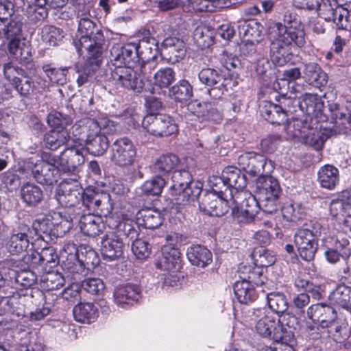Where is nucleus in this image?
Instances as JSON below:
<instances>
[{"label":"nucleus","mask_w":351,"mask_h":351,"mask_svg":"<svg viewBox=\"0 0 351 351\" xmlns=\"http://www.w3.org/2000/svg\"><path fill=\"white\" fill-rule=\"evenodd\" d=\"M193 37L197 47L202 50L209 48L215 43L213 33L205 27H196Z\"/></svg>","instance_id":"5fc2aeb1"},{"label":"nucleus","mask_w":351,"mask_h":351,"mask_svg":"<svg viewBox=\"0 0 351 351\" xmlns=\"http://www.w3.org/2000/svg\"><path fill=\"white\" fill-rule=\"evenodd\" d=\"M200 83L207 88V93L213 99H219L234 89L238 82L232 76L226 77L219 69L204 67L198 73Z\"/></svg>","instance_id":"7ed1b4c3"},{"label":"nucleus","mask_w":351,"mask_h":351,"mask_svg":"<svg viewBox=\"0 0 351 351\" xmlns=\"http://www.w3.org/2000/svg\"><path fill=\"white\" fill-rule=\"evenodd\" d=\"M243 269L244 271L241 272L243 276H240L241 279L249 282L253 286H262L267 280L264 275L263 269L260 267L245 266Z\"/></svg>","instance_id":"8fccbe9b"},{"label":"nucleus","mask_w":351,"mask_h":351,"mask_svg":"<svg viewBox=\"0 0 351 351\" xmlns=\"http://www.w3.org/2000/svg\"><path fill=\"white\" fill-rule=\"evenodd\" d=\"M130 66H114L111 69L110 75H106L104 80L111 82L117 87L133 90L136 93H141L143 90V80L139 78L136 71Z\"/></svg>","instance_id":"6e6552de"},{"label":"nucleus","mask_w":351,"mask_h":351,"mask_svg":"<svg viewBox=\"0 0 351 351\" xmlns=\"http://www.w3.org/2000/svg\"><path fill=\"white\" fill-rule=\"evenodd\" d=\"M136 149L133 142L128 137L115 140L110 146V160L116 165L125 167L134 162Z\"/></svg>","instance_id":"f8f14e48"},{"label":"nucleus","mask_w":351,"mask_h":351,"mask_svg":"<svg viewBox=\"0 0 351 351\" xmlns=\"http://www.w3.org/2000/svg\"><path fill=\"white\" fill-rule=\"evenodd\" d=\"M269 55L272 64L282 66L292 60V45L302 47L305 45L304 31L293 26L276 23L269 28Z\"/></svg>","instance_id":"f257e3e1"},{"label":"nucleus","mask_w":351,"mask_h":351,"mask_svg":"<svg viewBox=\"0 0 351 351\" xmlns=\"http://www.w3.org/2000/svg\"><path fill=\"white\" fill-rule=\"evenodd\" d=\"M318 15L323 18L326 21L330 22L333 14H337L339 17H343L341 11L344 13V8L342 6H336L333 8L330 0H322L318 3L315 10Z\"/></svg>","instance_id":"13d9d810"},{"label":"nucleus","mask_w":351,"mask_h":351,"mask_svg":"<svg viewBox=\"0 0 351 351\" xmlns=\"http://www.w3.org/2000/svg\"><path fill=\"white\" fill-rule=\"evenodd\" d=\"M139 44L127 43L122 47H113L110 50V61L114 66L134 67L140 61Z\"/></svg>","instance_id":"ddd939ff"},{"label":"nucleus","mask_w":351,"mask_h":351,"mask_svg":"<svg viewBox=\"0 0 351 351\" xmlns=\"http://www.w3.org/2000/svg\"><path fill=\"white\" fill-rule=\"evenodd\" d=\"M142 125L150 134L158 136H169L178 131L174 119L169 114H146L142 120Z\"/></svg>","instance_id":"1a4fd4ad"},{"label":"nucleus","mask_w":351,"mask_h":351,"mask_svg":"<svg viewBox=\"0 0 351 351\" xmlns=\"http://www.w3.org/2000/svg\"><path fill=\"white\" fill-rule=\"evenodd\" d=\"M180 252L171 244L165 245L161 250V256L155 263L158 269L177 271L181 268Z\"/></svg>","instance_id":"412c9836"},{"label":"nucleus","mask_w":351,"mask_h":351,"mask_svg":"<svg viewBox=\"0 0 351 351\" xmlns=\"http://www.w3.org/2000/svg\"><path fill=\"white\" fill-rule=\"evenodd\" d=\"M252 258L255 266L263 269L272 265L276 260L273 252L263 246L254 248Z\"/></svg>","instance_id":"3c124183"},{"label":"nucleus","mask_w":351,"mask_h":351,"mask_svg":"<svg viewBox=\"0 0 351 351\" xmlns=\"http://www.w3.org/2000/svg\"><path fill=\"white\" fill-rule=\"evenodd\" d=\"M8 51L10 53L19 61L26 59L25 54H28V48L25 43L22 40V38H16L8 39Z\"/></svg>","instance_id":"338daca9"},{"label":"nucleus","mask_w":351,"mask_h":351,"mask_svg":"<svg viewBox=\"0 0 351 351\" xmlns=\"http://www.w3.org/2000/svg\"><path fill=\"white\" fill-rule=\"evenodd\" d=\"M253 315L261 318L256 324V330L261 336L269 338L276 343L289 345L290 339L292 338L291 332H283L279 328L278 323L275 318L265 314L264 309L258 308L254 311Z\"/></svg>","instance_id":"0eeeda50"},{"label":"nucleus","mask_w":351,"mask_h":351,"mask_svg":"<svg viewBox=\"0 0 351 351\" xmlns=\"http://www.w3.org/2000/svg\"><path fill=\"white\" fill-rule=\"evenodd\" d=\"M330 303L345 309L351 308V288L340 285H338L328 295Z\"/></svg>","instance_id":"a18cd8bd"},{"label":"nucleus","mask_w":351,"mask_h":351,"mask_svg":"<svg viewBox=\"0 0 351 351\" xmlns=\"http://www.w3.org/2000/svg\"><path fill=\"white\" fill-rule=\"evenodd\" d=\"M169 95L177 102H184L189 100L193 95V88L191 83L182 79L169 89Z\"/></svg>","instance_id":"79ce46f5"},{"label":"nucleus","mask_w":351,"mask_h":351,"mask_svg":"<svg viewBox=\"0 0 351 351\" xmlns=\"http://www.w3.org/2000/svg\"><path fill=\"white\" fill-rule=\"evenodd\" d=\"M104 191L95 186H89L82 191L81 201L84 206L89 211L95 210L97 199L101 195Z\"/></svg>","instance_id":"bf43d9fd"},{"label":"nucleus","mask_w":351,"mask_h":351,"mask_svg":"<svg viewBox=\"0 0 351 351\" xmlns=\"http://www.w3.org/2000/svg\"><path fill=\"white\" fill-rule=\"evenodd\" d=\"M328 109L332 119L340 121L341 124H351V103H330L328 104Z\"/></svg>","instance_id":"09e8293b"},{"label":"nucleus","mask_w":351,"mask_h":351,"mask_svg":"<svg viewBox=\"0 0 351 351\" xmlns=\"http://www.w3.org/2000/svg\"><path fill=\"white\" fill-rule=\"evenodd\" d=\"M101 123L96 119L84 118L78 121L73 125V132H75V136H78L80 139L86 143L87 140L91 139L101 133Z\"/></svg>","instance_id":"bb28decb"},{"label":"nucleus","mask_w":351,"mask_h":351,"mask_svg":"<svg viewBox=\"0 0 351 351\" xmlns=\"http://www.w3.org/2000/svg\"><path fill=\"white\" fill-rule=\"evenodd\" d=\"M84 160L82 149L75 147L64 149L59 156V165L64 172L74 171Z\"/></svg>","instance_id":"b1692460"},{"label":"nucleus","mask_w":351,"mask_h":351,"mask_svg":"<svg viewBox=\"0 0 351 351\" xmlns=\"http://www.w3.org/2000/svg\"><path fill=\"white\" fill-rule=\"evenodd\" d=\"M154 84L159 88H169L176 80V72L170 67H165L154 74Z\"/></svg>","instance_id":"680f3d73"},{"label":"nucleus","mask_w":351,"mask_h":351,"mask_svg":"<svg viewBox=\"0 0 351 351\" xmlns=\"http://www.w3.org/2000/svg\"><path fill=\"white\" fill-rule=\"evenodd\" d=\"M298 108L313 120L323 110L324 102L317 94L304 93L299 97Z\"/></svg>","instance_id":"cd10ccee"},{"label":"nucleus","mask_w":351,"mask_h":351,"mask_svg":"<svg viewBox=\"0 0 351 351\" xmlns=\"http://www.w3.org/2000/svg\"><path fill=\"white\" fill-rule=\"evenodd\" d=\"M90 17L89 14L77 13L79 38L90 36L95 34L96 29H99L96 23Z\"/></svg>","instance_id":"6e6d98bb"},{"label":"nucleus","mask_w":351,"mask_h":351,"mask_svg":"<svg viewBox=\"0 0 351 351\" xmlns=\"http://www.w3.org/2000/svg\"><path fill=\"white\" fill-rule=\"evenodd\" d=\"M23 23L19 16L0 21V39L22 38Z\"/></svg>","instance_id":"473e14b6"},{"label":"nucleus","mask_w":351,"mask_h":351,"mask_svg":"<svg viewBox=\"0 0 351 351\" xmlns=\"http://www.w3.org/2000/svg\"><path fill=\"white\" fill-rule=\"evenodd\" d=\"M317 180L321 187L333 190L339 182V170L333 165H324L318 171Z\"/></svg>","instance_id":"c9c22d12"},{"label":"nucleus","mask_w":351,"mask_h":351,"mask_svg":"<svg viewBox=\"0 0 351 351\" xmlns=\"http://www.w3.org/2000/svg\"><path fill=\"white\" fill-rule=\"evenodd\" d=\"M267 304L271 311L280 315L287 311L289 302L285 294L280 291H272L266 295Z\"/></svg>","instance_id":"49530a36"},{"label":"nucleus","mask_w":351,"mask_h":351,"mask_svg":"<svg viewBox=\"0 0 351 351\" xmlns=\"http://www.w3.org/2000/svg\"><path fill=\"white\" fill-rule=\"evenodd\" d=\"M279 319L278 320L279 328L282 329L283 332H291L292 333V338L290 339V344L294 342L295 330L299 326L298 318L292 313L287 311L283 313H280Z\"/></svg>","instance_id":"864d4df0"},{"label":"nucleus","mask_w":351,"mask_h":351,"mask_svg":"<svg viewBox=\"0 0 351 351\" xmlns=\"http://www.w3.org/2000/svg\"><path fill=\"white\" fill-rule=\"evenodd\" d=\"M71 139L70 132L67 129H51L44 134L42 145L45 149L56 151L60 147L66 145Z\"/></svg>","instance_id":"a878e982"},{"label":"nucleus","mask_w":351,"mask_h":351,"mask_svg":"<svg viewBox=\"0 0 351 351\" xmlns=\"http://www.w3.org/2000/svg\"><path fill=\"white\" fill-rule=\"evenodd\" d=\"M101 62L102 61L99 60V59L87 58L83 64L77 66L78 76L76 82L78 86H82L93 81L101 82L104 80L102 75L104 71L100 68Z\"/></svg>","instance_id":"a211bd4d"},{"label":"nucleus","mask_w":351,"mask_h":351,"mask_svg":"<svg viewBox=\"0 0 351 351\" xmlns=\"http://www.w3.org/2000/svg\"><path fill=\"white\" fill-rule=\"evenodd\" d=\"M42 69L51 82L58 84L66 82L69 67L56 68L51 67L50 64H44Z\"/></svg>","instance_id":"e2e57ef3"},{"label":"nucleus","mask_w":351,"mask_h":351,"mask_svg":"<svg viewBox=\"0 0 351 351\" xmlns=\"http://www.w3.org/2000/svg\"><path fill=\"white\" fill-rule=\"evenodd\" d=\"M20 78H14V86L19 95L24 97H29L36 89V86L32 79L23 75Z\"/></svg>","instance_id":"774afa93"},{"label":"nucleus","mask_w":351,"mask_h":351,"mask_svg":"<svg viewBox=\"0 0 351 351\" xmlns=\"http://www.w3.org/2000/svg\"><path fill=\"white\" fill-rule=\"evenodd\" d=\"M308 318L319 323V327L325 328L334 319L337 317L336 311L325 303L312 304L307 311Z\"/></svg>","instance_id":"5701e85b"},{"label":"nucleus","mask_w":351,"mask_h":351,"mask_svg":"<svg viewBox=\"0 0 351 351\" xmlns=\"http://www.w3.org/2000/svg\"><path fill=\"white\" fill-rule=\"evenodd\" d=\"M34 228L38 232V238L47 243L53 241L58 237L57 230H54L53 222L48 217L36 219L34 221Z\"/></svg>","instance_id":"4c0bfd02"},{"label":"nucleus","mask_w":351,"mask_h":351,"mask_svg":"<svg viewBox=\"0 0 351 351\" xmlns=\"http://www.w3.org/2000/svg\"><path fill=\"white\" fill-rule=\"evenodd\" d=\"M173 184L169 188V194L174 197L176 204L189 205L199 197L203 184L193 181L191 173L181 165L173 171Z\"/></svg>","instance_id":"f03ea898"},{"label":"nucleus","mask_w":351,"mask_h":351,"mask_svg":"<svg viewBox=\"0 0 351 351\" xmlns=\"http://www.w3.org/2000/svg\"><path fill=\"white\" fill-rule=\"evenodd\" d=\"M47 123L51 129H66V126L71 124L72 119L60 112L53 111L47 115Z\"/></svg>","instance_id":"0e129e2a"},{"label":"nucleus","mask_w":351,"mask_h":351,"mask_svg":"<svg viewBox=\"0 0 351 351\" xmlns=\"http://www.w3.org/2000/svg\"><path fill=\"white\" fill-rule=\"evenodd\" d=\"M238 32L245 42L241 47L243 54H245V49L248 46L250 47V52L255 53V45L258 44L262 39L263 26L256 20L243 21L238 25Z\"/></svg>","instance_id":"2eb2a0df"},{"label":"nucleus","mask_w":351,"mask_h":351,"mask_svg":"<svg viewBox=\"0 0 351 351\" xmlns=\"http://www.w3.org/2000/svg\"><path fill=\"white\" fill-rule=\"evenodd\" d=\"M25 167L30 171L32 177L43 186H51L60 178V170L57 165H40L31 162H25Z\"/></svg>","instance_id":"dca6fc26"},{"label":"nucleus","mask_w":351,"mask_h":351,"mask_svg":"<svg viewBox=\"0 0 351 351\" xmlns=\"http://www.w3.org/2000/svg\"><path fill=\"white\" fill-rule=\"evenodd\" d=\"M77 51L80 53L82 49L88 52L87 58H93L102 61L103 53L106 49V39L101 29H96L95 34L79 38L74 41Z\"/></svg>","instance_id":"4468645a"},{"label":"nucleus","mask_w":351,"mask_h":351,"mask_svg":"<svg viewBox=\"0 0 351 351\" xmlns=\"http://www.w3.org/2000/svg\"><path fill=\"white\" fill-rule=\"evenodd\" d=\"M139 226L137 221L130 219H124L117 225V233L121 234L132 242L138 239L139 235Z\"/></svg>","instance_id":"4d7b16f0"},{"label":"nucleus","mask_w":351,"mask_h":351,"mask_svg":"<svg viewBox=\"0 0 351 351\" xmlns=\"http://www.w3.org/2000/svg\"><path fill=\"white\" fill-rule=\"evenodd\" d=\"M261 116L271 124L280 125L287 120V115L284 113L278 102L263 101L260 106Z\"/></svg>","instance_id":"c756f323"},{"label":"nucleus","mask_w":351,"mask_h":351,"mask_svg":"<svg viewBox=\"0 0 351 351\" xmlns=\"http://www.w3.org/2000/svg\"><path fill=\"white\" fill-rule=\"evenodd\" d=\"M141 298V291L136 285L127 284L117 287L114 291V300L118 305H133Z\"/></svg>","instance_id":"393cba45"},{"label":"nucleus","mask_w":351,"mask_h":351,"mask_svg":"<svg viewBox=\"0 0 351 351\" xmlns=\"http://www.w3.org/2000/svg\"><path fill=\"white\" fill-rule=\"evenodd\" d=\"M161 47L162 55L171 64L180 62L186 56V44L182 39L178 37H167L162 41Z\"/></svg>","instance_id":"6ab92c4d"},{"label":"nucleus","mask_w":351,"mask_h":351,"mask_svg":"<svg viewBox=\"0 0 351 351\" xmlns=\"http://www.w3.org/2000/svg\"><path fill=\"white\" fill-rule=\"evenodd\" d=\"M123 247V239L115 232L106 233L101 239L100 251L105 261H112L121 258Z\"/></svg>","instance_id":"f3484780"},{"label":"nucleus","mask_w":351,"mask_h":351,"mask_svg":"<svg viewBox=\"0 0 351 351\" xmlns=\"http://www.w3.org/2000/svg\"><path fill=\"white\" fill-rule=\"evenodd\" d=\"M82 191V189L77 182L69 184L64 181L56 191V198L62 206L73 207L81 200Z\"/></svg>","instance_id":"aec40b11"},{"label":"nucleus","mask_w":351,"mask_h":351,"mask_svg":"<svg viewBox=\"0 0 351 351\" xmlns=\"http://www.w3.org/2000/svg\"><path fill=\"white\" fill-rule=\"evenodd\" d=\"M233 195L226 194L221 186H214L210 191L206 192L199 201L201 210L210 216L221 217L228 212L229 201H232Z\"/></svg>","instance_id":"423d86ee"},{"label":"nucleus","mask_w":351,"mask_h":351,"mask_svg":"<svg viewBox=\"0 0 351 351\" xmlns=\"http://www.w3.org/2000/svg\"><path fill=\"white\" fill-rule=\"evenodd\" d=\"M28 236L18 228L14 229L5 241V247L12 254H19L25 251L29 243Z\"/></svg>","instance_id":"e433bc0d"},{"label":"nucleus","mask_w":351,"mask_h":351,"mask_svg":"<svg viewBox=\"0 0 351 351\" xmlns=\"http://www.w3.org/2000/svg\"><path fill=\"white\" fill-rule=\"evenodd\" d=\"M303 78L310 85L317 88L325 86L328 81L327 74L315 62L304 64Z\"/></svg>","instance_id":"7c9ffc66"},{"label":"nucleus","mask_w":351,"mask_h":351,"mask_svg":"<svg viewBox=\"0 0 351 351\" xmlns=\"http://www.w3.org/2000/svg\"><path fill=\"white\" fill-rule=\"evenodd\" d=\"M138 225L147 229H154L160 226L163 222L161 213L151 208H143L136 213Z\"/></svg>","instance_id":"2f4dec72"},{"label":"nucleus","mask_w":351,"mask_h":351,"mask_svg":"<svg viewBox=\"0 0 351 351\" xmlns=\"http://www.w3.org/2000/svg\"><path fill=\"white\" fill-rule=\"evenodd\" d=\"M186 256L192 265L205 267L212 262V253L206 247L194 245L187 249Z\"/></svg>","instance_id":"f704fd0d"},{"label":"nucleus","mask_w":351,"mask_h":351,"mask_svg":"<svg viewBox=\"0 0 351 351\" xmlns=\"http://www.w3.org/2000/svg\"><path fill=\"white\" fill-rule=\"evenodd\" d=\"M210 182L215 187L221 184V188H224L223 191H226V194L232 195V189L237 191L242 190L247 186V181L241 168L228 166L224 168L221 177H214Z\"/></svg>","instance_id":"9b49d317"},{"label":"nucleus","mask_w":351,"mask_h":351,"mask_svg":"<svg viewBox=\"0 0 351 351\" xmlns=\"http://www.w3.org/2000/svg\"><path fill=\"white\" fill-rule=\"evenodd\" d=\"M112 209L113 202L111 196L108 193L104 191L97 199L95 210H93L91 212L95 213L99 217H106L112 213Z\"/></svg>","instance_id":"69168bd1"},{"label":"nucleus","mask_w":351,"mask_h":351,"mask_svg":"<svg viewBox=\"0 0 351 351\" xmlns=\"http://www.w3.org/2000/svg\"><path fill=\"white\" fill-rule=\"evenodd\" d=\"M65 251L78 260L91 270L99 263V258L97 253L92 247L86 245H81L77 247L74 243H69L65 246Z\"/></svg>","instance_id":"4be33fe9"},{"label":"nucleus","mask_w":351,"mask_h":351,"mask_svg":"<svg viewBox=\"0 0 351 351\" xmlns=\"http://www.w3.org/2000/svg\"><path fill=\"white\" fill-rule=\"evenodd\" d=\"M235 297L241 304H247L255 301L258 298L257 291L249 282L241 279L234 284Z\"/></svg>","instance_id":"58836bf2"},{"label":"nucleus","mask_w":351,"mask_h":351,"mask_svg":"<svg viewBox=\"0 0 351 351\" xmlns=\"http://www.w3.org/2000/svg\"><path fill=\"white\" fill-rule=\"evenodd\" d=\"M84 149L89 154L93 156H101L110 147V141L105 134L101 133L94 138L87 140L84 143Z\"/></svg>","instance_id":"37998d69"},{"label":"nucleus","mask_w":351,"mask_h":351,"mask_svg":"<svg viewBox=\"0 0 351 351\" xmlns=\"http://www.w3.org/2000/svg\"><path fill=\"white\" fill-rule=\"evenodd\" d=\"M230 0H191V5L197 12H213L217 8L229 6Z\"/></svg>","instance_id":"052dcab7"},{"label":"nucleus","mask_w":351,"mask_h":351,"mask_svg":"<svg viewBox=\"0 0 351 351\" xmlns=\"http://www.w3.org/2000/svg\"><path fill=\"white\" fill-rule=\"evenodd\" d=\"M41 38L49 46H58L64 38V32L54 25H46L41 29Z\"/></svg>","instance_id":"603ef678"},{"label":"nucleus","mask_w":351,"mask_h":351,"mask_svg":"<svg viewBox=\"0 0 351 351\" xmlns=\"http://www.w3.org/2000/svg\"><path fill=\"white\" fill-rule=\"evenodd\" d=\"M256 191L265 213L273 214L280 208L279 197L281 188L277 179L267 173L256 179Z\"/></svg>","instance_id":"20e7f679"},{"label":"nucleus","mask_w":351,"mask_h":351,"mask_svg":"<svg viewBox=\"0 0 351 351\" xmlns=\"http://www.w3.org/2000/svg\"><path fill=\"white\" fill-rule=\"evenodd\" d=\"M166 182L160 176H156L152 180L145 181L138 189V193L142 196H158L161 194Z\"/></svg>","instance_id":"de8ad7c7"},{"label":"nucleus","mask_w":351,"mask_h":351,"mask_svg":"<svg viewBox=\"0 0 351 351\" xmlns=\"http://www.w3.org/2000/svg\"><path fill=\"white\" fill-rule=\"evenodd\" d=\"M237 163L241 169L252 177L268 173L273 168L271 160L267 161L265 156L254 152L240 155Z\"/></svg>","instance_id":"9d476101"},{"label":"nucleus","mask_w":351,"mask_h":351,"mask_svg":"<svg viewBox=\"0 0 351 351\" xmlns=\"http://www.w3.org/2000/svg\"><path fill=\"white\" fill-rule=\"evenodd\" d=\"M325 328L327 329L328 336L338 343H343L350 336L348 324L337 318L328 324Z\"/></svg>","instance_id":"c03bdc74"},{"label":"nucleus","mask_w":351,"mask_h":351,"mask_svg":"<svg viewBox=\"0 0 351 351\" xmlns=\"http://www.w3.org/2000/svg\"><path fill=\"white\" fill-rule=\"evenodd\" d=\"M81 232L89 237H95L103 231L104 227L101 217L91 213L82 215L79 220Z\"/></svg>","instance_id":"72a5a7b5"},{"label":"nucleus","mask_w":351,"mask_h":351,"mask_svg":"<svg viewBox=\"0 0 351 351\" xmlns=\"http://www.w3.org/2000/svg\"><path fill=\"white\" fill-rule=\"evenodd\" d=\"M180 166V158L173 154L160 156L154 165V171L162 177L165 176Z\"/></svg>","instance_id":"ea45409f"},{"label":"nucleus","mask_w":351,"mask_h":351,"mask_svg":"<svg viewBox=\"0 0 351 351\" xmlns=\"http://www.w3.org/2000/svg\"><path fill=\"white\" fill-rule=\"evenodd\" d=\"M20 197L27 207L35 208L43 202L44 193L35 183L27 182L21 186Z\"/></svg>","instance_id":"c85d7f7f"},{"label":"nucleus","mask_w":351,"mask_h":351,"mask_svg":"<svg viewBox=\"0 0 351 351\" xmlns=\"http://www.w3.org/2000/svg\"><path fill=\"white\" fill-rule=\"evenodd\" d=\"M73 314L77 322L89 324L97 318L98 310L93 303L81 302L74 306Z\"/></svg>","instance_id":"a19ab883"},{"label":"nucleus","mask_w":351,"mask_h":351,"mask_svg":"<svg viewBox=\"0 0 351 351\" xmlns=\"http://www.w3.org/2000/svg\"><path fill=\"white\" fill-rule=\"evenodd\" d=\"M310 228H299L294 234V243L300 257L304 261L314 260L318 249L321 226L316 223Z\"/></svg>","instance_id":"39448f33"}]
</instances>
